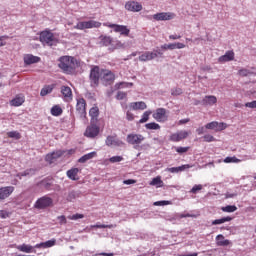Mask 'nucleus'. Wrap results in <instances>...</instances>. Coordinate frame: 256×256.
<instances>
[{"mask_svg": "<svg viewBox=\"0 0 256 256\" xmlns=\"http://www.w3.org/2000/svg\"><path fill=\"white\" fill-rule=\"evenodd\" d=\"M89 115L91 117V121L97 122V117H99V107H92L89 111Z\"/></svg>", "mask_w": 256, "mask_h": 256, "instance_id": "obj_30", "label": "nucleus"}, {"mask_svg": "<svg viewBox=\"0 0 256 256\" xmlns=\"http://www.w3.org/2000/svg\"><path fill=\"white\" fill-rule=\"evenodd\" d=\"M206 129H211L213 131L219 132V131H225V129L227 128V123L225 122H217V121H213L210 122L208 124L205 125Z\"/></svg>", "mask_w": 256, "mask_h": 256, "instance_id": "obj_13", "label": "nucleus"}, {"mask_svg": "<svg viewBox=\"0 0 256 256\" xmlns=\"http://www.w3.org/2000/svg\"><path fill=\"white\" fill-rule=\"evenodd\" d=\"M203 189V185L198 184L194 185L192 189L190 190V193L197 194L198 191H201Z\"/></svg>", "mask_w": 256, "mask_h": 256, "instance_id": "obj_51", "label": "nucleus"}, {"mask_svg": "<svg viewBox=\"0 0 256 256\" xmlns=\"http://www.w3.org/2000/svg\"><path fill=\"white\" fill-rule=\"evenodd\" d=\"M187 137H189V132L187 130H180L171 134L169 141H172L173 143H179L180 141H183V139H187Z\"/></svg>", "mask_w": 256, "mask_h": 256, "instance_id": "obj_10", "label": "nucleus"}, {"mask_svg": "<svg viewBox=\"0 0 256 256\" xmlns=\"http://www.w3.org/2000/svg\"><path fill=\"white\" fill-rule=\"evenodd\" d=\"M191 120L189 118L181 119L178 122V125H185L186 123H189Z\"/></svg>", "mask_w": 256, "mask_h": 256, "instance_id": "obj_60", "label": "nucleus"}, {"mask_svg": "<svg viewBox=\"0 0 256 256\" xmlns=\"http://www.w3.org/2000/svg\"><path fill=\"white\" fill-rule=\"evenodd\" d=\"M139 61H141L142 63H145L147 61H153V59H157V53L155 52H151V51H146L144 53H142L139 56Z\"/></svg>", "mask_w": 256, "mask_h": 256, "instance_id": "obj_18", "label": "nucleus"}, {"mask_svg": "<svg viewBox=\"0 0 256 256\" xmlns=\"http://www.w3.org/2000/svg\"><path fill=\"white\" fill-rule=\"evenodd\" d=\"M96 122L91 121V124L87 126L84 136L88 137L89 139H95L99 135L100 128L95 124Z\"/></svg>", "mask_w": 256, "mask_h": 256, "instance_id": "obj_8", "label": "nucleus"}, {"mask_svg": "<svg viewBox=\"0 0 256 256\" xmlns=\"http://www.w3.org/2000/svg\"><path fill=\"white\" fill-rule=\"evenodd\" d=\"M110 163H121V161H123V157L122 156H113L111 158H109Z\"/></svg>", "mask_w": 256, "mask_h": 256, "instance_id": "obj_50", "label": "nucleus"}, {"mask_svg": "<svg viewBox=\"0 0 256 256\" xmlns=\"http://www.w3.org/2000/svg\"><path fill=\"white\" fill-rule=\"evenodd\" d=\"M191 149V147L187 146V147H176L175 151L176 153H178L179 155H183V153H187V151H189Z\"/></svg>", "mask_w": 256, "mask_h": 256, "instance_id": "obj_44", "label": "nucleus"}, {"mask_svg": "<svg viewBox=\"0 0 256 256\" xmlns=\"http://www.w3.org/2000/svg\"><path fill=\"white\" fill-rule=\"evenodd\" d=\"M102 81L106 85H111L115 81V74L111 70L102 69L101 70Z\"/></svg>", "mask_w": 256, "mask_h": 256, "instance_id": "obj_12", "label": "nucleus"}, {"mask_svg": "<svg viewBox=\"0 0 256 256\" xmlns=\"http://www.w3.org/2000/svg\"><path fill=\"white\" fill-rule=\"evenodd\" d=\"M97 155V152H90L79 158L78 163H87L90 159H93Z\"/></svg>", "mask_w": 256, "mask_h": 256, "instance_id": "obj_33", "label": "nucleus"}, {"mask_svg": "<svg viewBox=\"0 0 256 256\" xmlns=\"http://www.w3.org/2000/svg\"><path fill=\"white\" fill-rule=\"evenodd\" d=\"M129 108L131 111H145V109H147V104L144 101L131 102Z\"/></svg>", "mask_w": 256, "mask_h": 256, "instance_id": "obj_21", "label": "nucleus"}, {"mask_svg": "<svg viewBox=\"0 0 256 256\" xmlns=\"http://www.w3.org/2000/svg\"><path fill=\"white\" fill-rule=\"evenodd\" d=\"M63 155H65V151L58 150V151L52 152L51 154H47L45 159L48 163H53L54 161H56V159L63 157Z\"/></svg>", "mask_w": 256, "mask_h": 256, "instance_id": "obj_20", "label": "nucleus"}, {"mask_svg": "<svg viewBox=\"0 0 256 256\" xmlns=\"http://www.w3.org/2000/svg\"><path fill=\"white\" fill-rule=\"evenodd\" d=\"M103 25L104 27L113 29L114 33H119L122 37H129V33H131V30L126 25L112 24L109 22H106Z\"/></svg>", "mask_w": 256, "mask_h": 256, "instance_id": "obj_2", "label": "nucleus"}, {"mask_svg": "<svg viewBox=\"0 0 256 256\" xmlns=\"http://www.w3.org/2000/svg\"><path fill=\"white\" fill-rule=\"evenodd\" d=\"M155 21H171L175 19V14L172 12H160L153 15Z\"/></svg>", "mask_w": 256, "mask_h": 256, "instance_id": "obj_15", "label": "nucleus"}, {"mask_svg": "<svg viewBox=\"0 0 256 256\" xmlns=\"http://www.w3.org/2000/svg\"><path fill=\"white\" fill-rule=\"evenodd\" d=\"M40 41L41 43H46V45H53V42L55 41V35H53L50 31H43L40 34Z\"/></svg>", "mask_w": 256, "mask_h": 256, "instance_id": "obj_14", "label": "nucleus"}, {"mask_svg": "<svg viewBox=\"0 0 256 256\" xmlns=\"http://www.w3.org/2000/svg\"><path fill=\"white\" fill-rule=\"evenodd\" d=\"M57 219L60 225H67V218L65 217V215L58 216Z\"/></svg>", "mask_w": 256, "mask_h": 256, "instance_id": "obj_55", "label": "nucleus"}, {"mask_svg": "<svg viewBox=\"0 0 256 256\" xmlns=\"http://www.w3.org/2000/svg\"><path fill=\"white\" fill-rule=\"evenodd\" d=\"M229 221H233V218H231V216H226L220 219L213 220L212 225H223V223H227Z\"/></svg>", "mask_w": 256, "mask_h": 256, "instance_id": "obj_34", "label": "nucleus"}, {"mask_svg": "<svg viewBox=\"0 0 256 256\" xmlns=\"http://www.w3.org/2000/svg\"><path fill=\"white\" fill-rule=\"evenodd\" d=\"M146 129H149L150 131L154 130L157 131L161 129V126L158 123L150 122L145 125Z\"/></svg>", "mask_w": 256, "mask_h": 256, "instance_id": "obj_40", "label": "nucleus"}, {"mask_svg": "<svg viewBox=\"0 0 256 256\" xmlns=\"http://www.w3.org/2000/svg\"><path fill=\"white\" fill-rule=\"evenodd\" d=\"M222 211L224 213H235V211H237V206L228 205V206L222 207Z\"/></svg>", "mask_w": 256, "mask_h": 256, "instance_id": "obj_41", "label": "nucleus"}, {"mask_svg": "<svg viewBox=\"0 0 256 256\" xmlns=\"http://www.w3.org/2000/svg\"><path fill=\"white\" fill-rule=\"evenodd\" d=\"M126 141L129 145H141L145 141V137L141 134H128Z\"/></svg>", "mask_w": 256, "mask_h": 256, "instance_id": "obj_11", "label": "nucleus"}, {"mask_svg": "<svg viewBox=\"0 0 256 256\" xmlns=\"http://www.w3.org/2000/svg\"><path fill=\"white\" fill-rule=\"evenodd\" d=\"M216 241L218 247H227L231 244V241L225 239V236H223L222 234L216 236Z\"/></svg>", "mask_w": 256, "mask_h": 256, "instance_id": "obj_27", "label": "nucleus"}, {"mask_svg": "<svg viewBox=\"0 0 256 256\" xmlns=\"http://www.w3.org/2000/svg\"><path fill=\"white\" fill-rule=\"evenodd\" d=\"M245 107H248L249 109H256V100L245 103Z\"/></svg>", "mask_w": 256, "mask_h": 256, "instance_id": "obj_56", "label": "nucleus"}, {"mask_svg": "<svg viewBox=\"0 0 256 256\" xmlns=\"http://www.w3.org/2000/svg\"><path fill=\"white\" fill-rule=\"evenodd\" d=\"M101 43L105 47H109V45H113V38L111 36H100Z\"/></svg>", "mask_w": 256, "mask_h": 256, "instance_id": "obj_35", "label": "nucleus"}, {"mask_svg": "<svg viewBox=\"0 0 256 256\" xmlns=\"http://www.w3.org/2000/svg\"><path fill=\"white\" fill-rule=\"evenodd\" d=\"M84 217L85 215L77 213V214L68 216V219H70L71 221H77V219H83Z\"/></svg>", "mask_w": 256, "mask_h": 256, "instance_id": "obj_48", "label": "nucleus"}, {"mask_svg": "<svg viewBox=\"0 0 256 256\" xmlns=\"http://www.w3.org/2000/svg\"><path fill=\"white\" fill-rule=\"evenodd\" d=\"M7 135L10 139H21V133L17 131H10L7 133Z\"/></svg>", "mask_w": 256, "mask_h": 256, "instance_id": "obj_43", "label": "nucleus"}, {"mask_svg": "<svg viewBox=\"0 0 256 256\" xmlns=\"http://www.w3.org/2000/svg\"><path fill=\"white\" fill-rule=\"evenodd\" d=\"M152 117L158 123H165L169 120V115L167 114V109L165 108L156 109V111L152 114Z\"/></svg>", "mask_w": 256, "mask_h": 256, "instance_id": "obj_6", "label": "nucleus"}, {"mask_svg": "<svg viewBox=\"0 0 256 256\" xmlns=\"http://www.w3.org/2000/svg\"><path fill=\"white\" fill-rule=\"evenodd\" d=\"M125 9L127 11H132L133 13H139V11H141L143 9V5H141V3H139V2L128 1L125 4Z\"/></svg>", "mask_w": 256, "mask_h": 256, "instance_id": "obj_16", "label": "nucleus"}, {"mask_svg": "<svg viewBox=\"0 0 256 256\" xmlns=\"http://www.w3.org/2000/svg\"><path fill=\"white\" fill-rule=\"evenodd\" d=\"M116 87L118 89H123V87H133V83L120 82V83L116 84Z\"/></svg>", "mask_w": 256, "mask_h": 256, "instance_id": "obj_53", "label": "nucleus"}, {"mask_svg": "<svg viewBox=\"0 0 256 256\" xmlns=\"http://www.w3.org/2000/svg\"><path fill=\"white\" fill-rule=\"evenodd\" d=\"M180 217H181V219H184V218H187V217H195V215L186 213V214H181Z\"/></svg>", "mask_w": 256, "mask_h": 256, "instance_id": "obj_64", "label": "nucleus"}, {"mask_svg": "<svg viewBox=\"0 0 256 256\" xmlns=\"http://www.w3.org/2000/svg\"><path fill=\"white\" fill-rule=\"evenodd\" d=\"M51 115H53V117H59L63 115V108H61L59 105H54L51 108Z\"/></svg>", "mask_w": 256, "mask_h": 256, "instance_id": "obj_32", "label": "nucleus"}, {"mask_svg": "<svg viewBox=\"0 0 256 256\" xmlns=\"http://www.w3.org/2000/svg\"><path fill=\"white\" fill-rule=\"evenodd\" d=\"M224 163H241V160H239L237 157H226L224 159Z\"/></svg>", "mask_w": 256, "mask_h": 256, "instance_id": "obj_45", "label": "nucleus"}, {"mask_svg": "<svg viewBox=\"0 0 256 256\" xmlns=\"http://www.w3.org/2000/svg\"><path fill=\"white\" fill-rule=\"evenodd\" d=\"M53 89H55V85L44 86L40 91L41 97H45L46 95H49V93L53 92Z\"/></svg>", "mask_w": 256, "mask_h": 256, "instance_id": "obj_31", "label": "nucleus"}, {"mask_svg": "<svg viewBox=\"0 0 256 256\" xmlns=\"http://www.w3.org/2000/svg\"><path fill=\"white\" fill-rule=\"evenodd\" d=\"M101 27V22L90 20V21H82L78 22L74 29H78L79 31H83V29H99Z\"/></svg>", "mask_w": 256, "mask_h": 256, "instance_id": "obj_3", "label": "nucleus"}, {"mask_svg": "<svg viewBox=\"0 0 256 256\" xmlns=\"http://www.w3.org/2000/svg\"><path fill=\"white\" fill-rule=\"evenodd\" d=\"M105 145H107V147H123V145H125V142L117 138L115 134L106 137Z\"/></svg>", "mask_w": 256, "mask_h": 256, "instance_id": "obj_9", "label": "nucleus"}, {"mask_svg": "<svg viewBox=\"0 0 256 256\" xmlns=\"http://www.w3.org/2000/svg\"><path fill=\"white\" fill-rule=\"evenodd\" d=\"M238 75H240V77H249V75H253V72L247 68H242L238 71Z\"/></svg>", "mask_w": 256, "mask_h": 256, "instance_id": "obj_42", "label": "nucleus"}, {"mask_svg": "<svg viewBox=\"0 0 256 256\" xmlns=\"http://www.w3.org/2000/svg\"><path fill=\"white\" fill-rule=\"evenodd\" d=\"M134 183H137V180L128 179V180H124V181H123V184H124V185H134Z\"/></svg>", "mask_w": 256, "mask_h": 256, "instance_id": "obj_58", "label": "nucleus"}, {"mask_svg": "<svg viewBox=\"0 0 256 256\" xmlns=\"http://www.w3.org/2000/svg\"><path fill=\"white\" fill-rule=\"evenodd\" d=\"M41 61V57L34 56L33 54H27L24 56L25 65H33L35 63H39Z\"/></svg>", "mask_w": 256, "mask_h": 256, "instance_id": "obj_23", "label": "nucleus"}, {"mask_svg": "<svg viewBox=\"0 0 256 256\" xmlns=\"http://www.w3.org/2000/svg\"><path fill=\"white\" fill-rule=\"evenodd\" d=\"M185 169H191V165L184 164V165L179 166V167L167 168L166 171H168L169 173H179L181 171H185Z\"/></svg>", "mask_w": 256, "mask_h": 256, "instance_id": "obj_29", "label": "nucleus"}, {"mask_svg": "<svg viewBox=\"0 0 256 256\" xmlns=\"http://www.w3.org/2000/svg\"><path fill=\"white\" fill-rule=\"evenodd\" d=\"M235 60V52L232 50L226 51V53L218 58L219 63H229V61Z\"/></svg>", "mask_w": 256, "mask_h": 256, "instance_id": "obj_19", "label": "nucleus"}, {"mask_svg": "<svg viewBox=\"0 0 256 256\" xmlns=\"http://www.w3.org/2000/svg\"><path fill=\"white\" fill-rule=\"evenodd\" d=\"M92 227L95 229H115V227H117V224H110V225L96 224V225H92Z\"/></svg>", "mask_w": 256, "mask_h": 256, "instance_id": "obj_38", "label": "nucleus"}, {"mask_svg": "<svg viewBox=\"0 0 256 256\" xmlns=\"http://www.w3.org/2000/svg\"><path fill=\"white\" fill-rule=\"evenodd\" d=\"M57 243V240L52 239L44 242V249H49L50 247H55V244Z\"/></svg>", "mask_w": 256, "mask_h": 256, "instance_id": "obj_46", "label": "nucleus"}, {"mask_svg": "<svg viewBox=\"0 0 256 256\" xmlns=\"http://www.w3.org/2000/svg\"><path fill=\"white\" fill-rule=\"evenodd\" d=\"M127 98V93L125 92H118L116 95V99H118V101H123V99Z\"/></svg>", "mask_w": 256, "mask_h": 256, "instance_id": "obj_54", "label": "nucleus"}, {"mask_svg": "<svg viewBox=\"0 0 256 256\" xmlns=\"http://www.w3.org/2000/svg\"><path fill=\"white\" fill-rule=\"evenodd\" d=\"M176 49H185V44L181 42L176 43Z\"/></svg>", "mask_w": 256, "mask_h": 256, "instance_id": "obj_63", "label": "nucleus"}, {"mask_svg": "<svg viewBox=\"0 0 256 256\" xmlns=\"http://www.w3.org/2000/svg\"><path fill=\"white\" fill-rule=\"evenodd\" d=\"M203 139L206 143H213V141H216L215 137L211 134L204 135Z\"/></svg>", "mask_w": 256, "mask_h": 256, "instance_id": "obj_47", "label": "nucleus"}, {"mask_svg": "<svg viewBox=\"0 0 256 256\" xmlns=\"http://www.w3.org/2000/svg\"><path fill=\"white\" fill-rule=\"evenodd\" d=\"M153 112L151 110H148V111H145L143 114H142V118L139 120V123H147V121H149V117H151V114Z\"/></svg>", "mask_w": 256, "mask_h": 256, "instance_id": "obj_39", "label": "nucleus"}, {"mask_svg": "<svg viewBox=\"0 0 256 256\" xmlns=\"http://www.w3.org/2000/svg\"><path fill=\"white\" fill-rule=\"evenodd\" d=\"M217 103V97L216 96H213V95H209V96H205L202 101H201V104L204 106V107H207V106H213Z\"/></svg>", "mask_w": 256, "mask_h": 256, "instance_id": "obj_24", "label": "nucleus"}, {"mask_svg": "<svg viewBox=\"0 0 256 256\" xmlns=\"http://www.w3.org/2000/svg\"><path fill=\"white\" fill-rule=\"evenodd\" d=\"M154 205L156 207H161V206H165V205H171V201H167V200L156 201V202H154Z\"/></svg>", "mask_w": 256, "mask_h": 256, "instance_id": "obj_49", "label": "nucleus"}, {"mask_svg": "<svg viewBox=\"0 0 256 256\" xmlns=\"http://www.w3.org/2000/svg\"><path fill=\"white\" fill-rule=\"evenodd\" d=\"M16 249H18V251H21V253H37V251L33 249V246L29 244L19 245L16 247Z\"/></svg>", "mask_w": 256, "mask_h": 256, "instance_id": "obj_28", "label": "nucleus"}, {"mask_svg": "<svg viewBox=\"0 0 256 256\" xmlns=\"http://www.w3.org/2000/svg\"><path fill=\"white\" fill-rule=\"evenodd\" d=\"M53 205V198L49 196H43L39 198L35 204V209H47V207H51Z\"/></svg>", "mask_w": 256, "mask_h": 256, "instance_id": "obj_7", "label": "nucleus"}, {"mask_svg": "<svg viewBox=\"0 0 256 256\" xmlns=\"http://www.w3.org/2000/svg\"><path fill=\"white\" fill-rule=\"evenodd\" d=\"M126 119H127V121H134L135 115L133 113H131V111H127Z\"/></svg>", "mask_w": 256, "mask_h": 256, "instance_id": "obj_57", "label": "nucleus"}, {"mask_svg": "<svg viewBox=\"0 0 256 256\" xmlns=\"http://www.w3.org/2000/svg\"><path fill=\"white\" fill-rule=\"evenodd\" d=\"M150 185H152L153 187H163V180H161V176L153 178L150 182Z\"/></svg>", "mask_w": 256, "mask_h": 256, "instance_id": "obj_36", "label": "nucleus"}, {"mask_svg": "<svg viewBox=\"0 0 256 256\" xmlns=\"http://www.w3.org/2000/svg\"><path fill=\"white\" fill-rule=\"evenodd\" d=\"M169 39H171L172 41H175V40H177V39H181V35H177V34H175V35H170V36H169Z\"/></svg>", "mask_w": 256, "mask_h": 256, "instance_id": "obj_61", "label": "nucleus"}, {"mask_svg": "<svg viewBox=\"0 0 256 256\" xmlns=\"http://www.w3.org/2000/svg\"><path fill=\"white\" fill-rule=\"evenodd\" d=\"M58 67L63 73L71 75L77 69V59L73 56H61L58 60Z\"/></svg>", "mask_w": 256, "mask_h": 256, "instance_id": "obj_1", "label": "nucleus"}, {"mask_svg": "<svg viewBox=\"0 0 256 256\" xmlns=\"http://www.w3.org/2000/svg\"><path fill=\"white\" fill-rule=\"evenodd\" d=\"M76 112L80 115L81 119L87 117V101L84 98H76Z\"/></svg>", "mask_w": 256, "mask_h": 256, "instance_id": "obj_4", "label": "nucleus"}, {"mask_svg": "<svg viewBox=\"0 0 256 256\" xmlns=\"http://www.w3.org/2000/svg\"><path fill=\"white\" fill-rule=\"evenodd\" d=\"M13 191H15V187L13 186H5L0 188V201H5V199L11 197Z\"/></svg>", "mask_w": 256, "mask_h": 256, "instance_id": "obj_17", "label": "nucleus"}, {"mask_svg": "<svg viewBox=\"0 0 256 256\" xmlns=\"http://www.w3.org/2000/svg\"><path fill=\"white\" fill-rule=\"evenodd\" d=\"M79 168H72L66 172V175L71 181H79Z\"/></svg>", "mask_w": 256, "mask_h": 256, "instance_id": "obj_25", "label": "nucleus"}, {"mask_svg": "<svg viewBox=\"0 0 256 256\" xmlns=\"http://www.w3.org/2000/svg\"><path fill=\"white\" fill-rule=\"evenodd\" d=\"M73 199H75V192H70L68 195L67 200L68 201H73Z\"/></svg>", "mask_w": 256, "mask_h": 256, "instance_id": "obj_62", "label": "nucleus"}, {"mask_svg": "<svg viewBox=\"0 0 256 256\" xmlns=\"http://www.w3.org/2000/svg\"><path fill=\"white\" fill-rule=\"evenodd\" d=\"M25 103V96L16 95L14 99L10 101L12 107H21Z\"/></svg>", "mask_w": 256, "mask_h": 256, "instance_id": "obj_26", "label": "nucleus"}, {"mask_svg": "<svg viewBox=\"0 0 256 256\" xmlns=\"http://www.w3.org/2000/svg\"><path fill=\"white\" fill-rule=\"evenodd\" d=\"M0 217H1L2 219H7V217H9V212H7V211H5V210H2V211L0 212Z\"/></svg>", "mask_w": 256, "mask_h": 256, "instance_id": "obj_59", "label": "nucleus"}, {"mask_svg": "<svg viewBox=\"0 0 256 256\" xmlns=\"http://www.w3.org/2000/svg\"><path fill=\"white\" fill-rule=\"evenodd\" d=\"M182 94H183V90L181 88H174L171 90V95H173L174 97H177Z\"/></svg>", "mask_w": 256, "mask_h": 256, "instance_id": "obj_52", "label": "nucleus"}, {"mask_svg": "<svg viewBox=\"0 0 256 256\" xmlns=\"http://www.w3.org/2000/svg\"><path fill=\"white\" fill-rule=\"evenodd\" d=\"M40 185L47 191H51V187H53V180H42Z\"/></svg>", "mask_w": 256, "mask_h": 256, "instance_id": "obj_37", "label": "nucleus"}, {"mask_svg": "<svg viewBox=\"0 0 256 256\" xmlns=\"http://www.w3.org/2000/svg\"><path fill=\"white\" fill-rule=\"evenodd\" d=\"M61 93L64 97V101H73V91L69 86H62Z\"/></svg>", "mask_w": 256, "mask_h": 256, "instance_id": "obj_22", "label": "nucleus"}, {"mask_svg": "<svg viewBox=\"0 0 256 256\" xmlns=\"http://www.w3.org/2000/svg\"><path fill=\"white\" fill-rule=\"evenodd\" d=\"M101 78V69L99 68V66H93L90 70V82L92 87H97Z\"/></svg>", "mask_w": 256, "mask_h": 256, "instance_id": "obj_5", "label": "nucleus"}]
</instances>
